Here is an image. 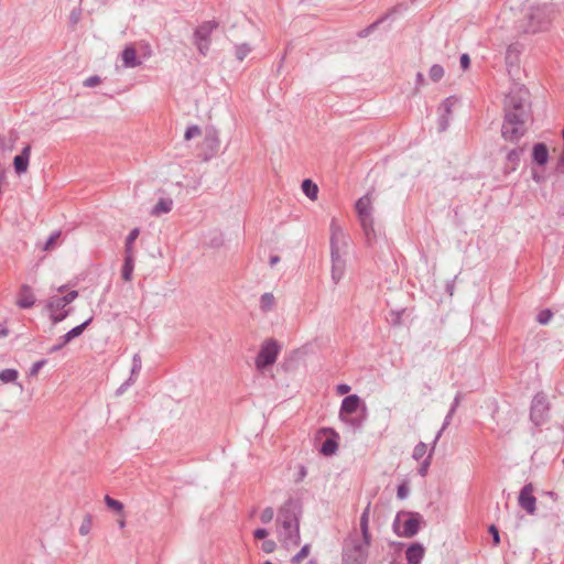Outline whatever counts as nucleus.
<instances>
[{
  "label": "nucleus",
  "instance_id": "obj_1",
  "mask_svg": "<svg viewBox=\"0 0 564 564\" xmlns=\"http://www.w3.org/2000/svg\"><path fill=\"white\" fill-rule=\"evenodd\" d=\"M505 120L501 135L506 141L517 142L525 133L529 118V91L521 85H513L505 98Z\"/></svg>",
  "mask_w": 564,
  "mask_h": 564
},
{
  "label": "nucleus",
  "instance_id": "obj_2",
  "mask_svg": "<svg viewBox=\"0 0 564 564\" xmlns=\"http://www.w3.org/2000/svg\"><path fill=\"white\" fill-rule=\"evenodd\" d=\"M303 508L300 500L289 498L278 510L276 533L279 541L286 549L301 543L300 520Z\"/></svg>",
  "mask_w": 564,
  "mask_h": 564
},
{
  "label": "nucleus",
  "instance_id": "obj_3",
  "mask_svg": "<svg viewBox=\"0 0 564 564\" xmlns=\"http://www.w3.org/2000/svg\"><path fill=\"white\" fill-rule=\"evenodd\" d=\"M554 9L551 4H538L530 7L522 19L519 29L525 34H535L546 31L553 19Z\"/></svg>",
  "mask_w": 564,
  "mask_h": 564
},
{
  "label": "nucleus",
  "instance_id": "obj_4",
  "mask_svg": "<svg viewBox=\"0 0 564 564\" xmlns=\"http://www.w3.org/2000/svg\"><path fill=\"white\" fill-rule=\"evenodd\" d=\"M366 403L358 394H349L341 401L339 419L351 427L352 431L360 430L366 421Z\"/></svg>",
  "mask_w": 564,
  "mask_h": 564
},
{
  "label": "nucleus",
  "instance_id": "obj_5",
  "mask_svg": "<svg viewBox=\"0 0 564 564\" xmlns=\"http://www.w3.org/2000/svg\"><path fill=\"white\" fill-rule=\"evenodd\" d=\"M356 213L362 228L365 240L368 247L373 248L378 242L372 217V204L369 194L361 196L355 204Z\"/></svg>",
  "mask_w": 564,
  "mask_h": 564
},
{
  "label": "nucleus",
  "instance_id": "obj_6",
  "mask_svg": "<svg viewBox=\"0 0 564 564\" xmlns=\"http://www.w3.org/2000/svg\"><path fill=\"white\" fill-rule=\"evenodd\" d=\"M78 297V291L72 290L63 296H52L46 301L45 308L50 314L52 324L56 325L66 319L73 312L72 307H67Z\"/></svg>",
  "mask_w": 564,
  "mask_h": 564
},
{
  "label": "nucleus",
  "instance_id": "obj_7",
  "mask_svg": "<svg viewBox=\"0 0 564 564\" xmlns=\"http://www.w3.org/2000/svg\"><path fill=\"white\" fill-rule=\"evenodd\" d=\"M368 546L365 541H358L354 536H347L341 544V564H366Z\"/></svg>",
  "mask_w": 564,
  "mask_h": 564
},
{
  "label": "nucleus",
  "instance_id": "obj_8",
  "mask_svg": "<svg viewBox=\"0 0 564 564\" xmlns=\"http://www.w3.org/2000/svg\"><path fill=\"white\" fill-rule=\"evenodd\" d=\"M421 521L420 513L401 511L393 521V531L399 536L412 538L417 533Z\"/></svg>",
  "mask_w": 564,
  "mask_h": 564
},
{
  "label": "nucleus",
  "instance_id": "obj_9",
  "mask_svg": "<svg viewBox=\"0 0 564 564\" xmlns=\"http://www.w3.org/2000/svg\"><path fill=\"white\" fill-rule=\"evenodd\" d=\"M219 23L215 20L204 21L193 33V43L198 53L206 56L212 44V34L218 28Z\"/></svg>",
  "mask_w": 564,
  "mask_h": 564
},
{
  "label": "nucleus",
  "instance_id": "obj_10",
  "mask_svg": "<svg viewBox=\"0 0 564 564\" xmlns=\"http://www.w3.org/2000/svg\"><path fill=\"white\" fill-rule=\"evenodd\" d=\"M280 350L281 346L275 339L265 340L254 359L256 368L261 371L273 365L278 359Z\"/></svg>",
  "mask_w": 564,
  "mask_h": 564
},
{
  "label": "nucleus",
  "instance_id": "obj_11",
  "mask_svg": "<svg viewBox=\"0 0 564 564\" xmlns=\"http://www.w3.org/2000/svg\"><path fill=\"white\" fill-rule=\"evenodd\" d=\"M219 132L215 127H207L204 132V139L199 147L198 156L207 162L213 159L219 149Z\"/></svg>",
  "mask_w": 564,
  "mask_h": 564
},
{
  "label": "nucleus",
  "instance_id": "obj_12",
  "mask_svg": "<svg viewBox=\"0 0 564 564\" xmlns=\"http://www.w3.org/2000/svg\"><path fill=\"white\" fill-rule=\"evenodd\" d=\"M550 403L546 395L543 392H539L534 395L531 409L530 419L536 425H542L549 416Z\"/></svg>",
  "mask_w": 564,
  "mask_h": 564
},
{
  "label": "nucleus",
  "instance_id": "obj_13",
  "mask_svg": "<svg viewBox=\"0 0 564 564\" xmlns=\"http://www.w3.org/2000/svg\"><path fill=\"white\" fill-rule=\"evenodd\" d=\"M330 258H332V280L337 284L345 273L346 262L339 253V248L335 241V236L330 237Z\"/></svg>",
  "mask_w": 564,
  "mask_h": 564
},
{
  "label": "nucleus",
  "instance_id": "obj_14",
  "mask_svg": "<svg viewBox=\"0 0 564 564\" xmlns=\"http://www.w3.org/2000/svg\"><path fill=\"white\" fill-rule=\"evenodd\" d=\"M93 322V316L84 321L82 324L73 327L70 330L61 336L56 344H54L50 349V354H54L59 351L64 346H66L74 338L79 337L84 330L90 325Z\"/></svg>",
  "mask_w": 564,
  "mask_h": 564
},
{
  "label": "nucleus",
  "instance_id": "obj_15",
  "mask_svg": "<svg viewBox=\"0 0 564 564\" xmlns=\"http://www.w3.org/2000/svg\"><path fill=\"white\" fill-rule=\"evenodd\" d=\"M534 487L531 482L524 485L520 490L518 503L529 514L536 511V498L533 496Z\"/></svg>",
  "mask_w": 564,
  "mask_h": 564
},
{
  "label": "nucleus",
  "instance_id": "obj_16",
  "mask_svg": "<svg viewBox=\"0 0 564 564\" xmlns=\"http://www.w3.org/2000/svg\"><path fill=\"white\" fill-rule=\"evenodd\" d=\"M322 432L332 433V437H328L323 442L319 448V453L324 456L334 455L338 449V434L333 429L329 427L322 429Z\"/></svg>",
  "mask_w": 564,
  "mask_h": 564
},
{
  "label": "nucleus",
  "instance_id": "obj_17",
  "mask_svg": "<svg viewBox=\"0 0 564 564\" xmlns=\"http://www.w3.org/2000/svg\"><path fill=\"white\" fill-rule=\"evenodd\" d=\"M35 304V296L32 288L28 284H23L18 294L17 305L20 308H31Z\"/></svg>",
  "mask_w": 564,
  "mask_h": 564
},
{
  "label": "nucleus",
  "instance_id": "obj_18",
  "mask_svg": "<svg viewBox=\"0 0 564 564\" xmlns=\"http://www.w3.org/2000/svg\"><path fill=\"white\" fill-rule=\"evenodd\" d=\"M31 147L25 145L21 153L15 155L13 159V166L17 174L21 175L28 171L30 161Z\"/></svg>",
  "mask_w": 564,
  "mask_h": 564
},
{
  "label": "nucleus",
  "instance_id": "obj_19",
  "mask_svg": "<svg viewBox=\"0 0 564 564\" xmlns=\"http://www.w3.org/2000/svg\"><path fill=\"white\" fill-rule=\"evenodd\" d=\"M360 530H361V535H359L357 533V531H354L348 536H354L358 541H365V544L369 545L370 544V533L368 530V509H366L360 517Z\"/></svg>",
  "mask_w": 564,
  "mask_h": 564
},
{
  "label": "nucleus",
  "instance_id": "obj_20",
  "mask_svg": "<svg viewBox=\"0 0 564 564\" xmlns=\"http://www.w3.org/2000/svg\"><path fill=\"white\" fill-rule=\"evenodd\" d=\"M424 552V547L421 544L413 543L405 551L406 561L410 564H421Z\"/></svg>",
  "mask_w": 564,
  "mask_h": 564
},
{
  "label": "nucleus",
  "instance_id": "obj_21",
  "mask_svg": "<svg viewBox=\"0 0 564 564\" xmlns=\"http://www.w3.org/2000/svg\"><path fill=\"white\" fill-rule=\"evenodd\" d=\"M173 208V199L170 197H161L158 203L152 207L151 215L160 216L162 214H167Z\"/></svg>",
  "mask_w": 564,
  "mask_h": 564
},
{
  "label": "nucleus",
  "instance_id": "obj_22",
  "mask_svg": "<svg viewBox=\"0 0 564 564\" xmlns=\"http://www.w3.org/2000/svg\"><path fill=\"white\" fill-rule=\"evenodd\" d=\"M122 62L126 67H137L141 64L137 57V51L133 46H127L122 53Z\"/></svg>",
  "mask_w": 564,
  "mask_h": 564
},
{
  "label": "nucleus",
  "instance_id": "obj_23",
  "mask_svg": "<svg viewBox=\"0 0 564 564\" xmlns=\"http://www.w3.org/2000/svg\"><path fill=\"white\" fill-rule=\"evenodd\" d=\"M456 99L454 97L446 98L442 105L441 110L443 111V115L441 117V130H445L448 124V116L452 112V107L455 105Z\"/></svg>",
  "mask_w": 564,
  "mask_h": 564
},
{
  "label": "nucleus",
  "instance_id": "obj_24",
  "mask_svg": "<svg viewBox=\"0 0 564 564\" xmlns=\"http://www.w3.org/2000/svg\"><path fill=\"white\" fill-rule=\"evenodd\" d=\"M533 161L539 165H544L549 159V150L545 144L536 143L532 152Z\"/></svg>",
  "mask_w": 564,
  "mask_h": 564
},
{
  "label": "nucleus",
  "instance_id": "obj_25",
  "mask_svg": "<svg viewBox=\"0 0 564 564\" xmlns=\"http://www.w3.org/2000/svg\"><path fill=\"white\" fill-rule=\"evenodd\" d=\"M134 269V259L133 254H124V260L121 269L122 279L126 282H130L132 280V273Z\"/></svg>",
  "mask_w": 564,
  "mask_h": 564
},
{
  "label": "nucleus",
  "instance_id": "obj_26",
  "mask_svg": "<svg viewBox=\"0 0 564 564\" xmlns=\"http://www.w3.org/2000/svg\"><path fill=\"white\" fill-rule=\"evenodd\" d=\"M302 191L303 193L312 200H315L318 196V186L311 180L305 178L302 182Z\"/></svg>",
  "mask_w": 564,
  "mask_h": 564
},
{
  "label": "nucleus",
  "instance_id": "obj_27",
  "mask_svg": "<svg viewBox=\"0 0 564 564\" xmlns=\"http://www.w3.org/2000/svg\"><path fill=\"white\" fill-rule=\"evenodd\" d=\"M19 378V371L13 368H6L0 371V381L3 383H15Z\"/></svg>",
  "mask_w": 564,
  "mask_h": 564
},
{
  "label": "nucleus",
  "instance_id": "obj_28",
  "mask_svg": "<svg viewBox=\"0 0 564 564\" xmlns=\"http://www.w3.org/2000/svg\"><path fill=\"white\" fill-rule=\"evenodd\" d=\"M388 17V13L383 14L381 18L377 19L373 23L369 24L367 28L360 30L357 35L359 37H367L369 36L372 32H375L379 25H381L386 18Z\"/></svg>",
  "mask_w": 564,
  "mask_h": 564
},
{
  "label": "nucleus",
  "instance_id": "obj_29",
  "mask_svg": "<svg viewBox=\"0 0 564 564\" xmlns=\"http://www.w3.org/2000/svg\"><path fill=\"white\" fill-rule=\"evenodd\" d=\"M140 234L139 228H133L124 241V254H133V243Z\"/></svg>",
  "mask_w": 564,
  "mask_h": 564
},
{
  "label": "nucleus",
  "instance_id": "obj_30",
  "mask_svg": "<svg viewBox=\"0 0 564 564\" xmlns=\"http://www.w3.org/2000/svg\"><path fill=\"white\" fill-rule=\"evenodd\" d=\"M274 306V296L272 293H263L260 297V308L263 312H269Z\"/></svg>",
  "mask_w": 564,
  "mask_h": 564
},
{
  "label": "nucleus",
  "instance_id": "obj_31",
  "mask_svg": "<svg viewBox=\"0 0 564 564\" xmlns=\"http://www.w3.org/2000/svg\"><path fill=\"white\" fill-rule=\"evenodd\" d=\"M251 52V47L248 43H241L235 45V56L239 62H242L248 54Z\"/></svg>",
  "mask_w": 564,
  "mask_h": 564
},
{
  "label": "nucleus",
  "instance_id": "obj_32",
  "mask_svg": "<svg viewBox=\"0 0 564 564\" xmlns=\"http://www.w3.org/2000/svg\"><path fill=\"white\" fill-rule=\"evenodd\" d=\"M141 368H142V359H141V356L139 352H135L133 356H132V366H131V372H130V376L129 377H132V378H135L137 379V376L139 375V372L141 371Z\"/></svg>",
  "mask_w": 564,
  "mask_h": 564
},
{
  "label": "nucleus",
  "instance_id": "obj_33",
  "mask_svg": "<svg viewBox=\"0 0 564 564\" xmlns=\"http://www.w3.org/2000/svg\"><path fill=\"white\" fill-rule=\"evenodd\" d=\"M434 448H435V445L433 444L429 455L425 457V459L421 463V465L419 467L417 471L422 477H425L427 474V470H429L431 462H432V455H433Z\"/></svg>",
  "mask_w": 564,
  "mask_h": 564
},
{
  "label": "nucleus",
  "instance_id": "obj_34",
  "mask_svg": "<svg viewBox=\"0 0 564 564\" xmlns=\"http://www.w3.org/2000/svg\"><path fill=\"white\" fill-rule=\"evenodd\" d=\"M105 503L108 508L115 510L118 513L123 511V503L119 500L111 498L109 495L105 496Z\"/></svg>",
  "mask_w": 564,
  "mask_h": 564
},
{
  "label": "nucleus",
  "instance_id": "obj_35",
  "mask_svg": "<svg viewBox=\"0 0 564 564\" xmlns=\"http://www.w3.org/2000/svg\"><path fill=\"white\" fill-rule=\"evenodd\" d=\"M91 525H93V518H91V516L89 513H87L84 517V519L82 521V524L79 527V530H78L79 534L80 535H87L90 532V530H91Z\"/></svg>",
  "mask_w": 564,
  "mask_h": 564
},
{
  "label": "nucleus",
  "instance_id": "obj_36",
  "mask_svg": "<svg viewBox=\"0 0 564 564\" xmlns=\"http://www.w3.org/2000/svg\"><path fill=\"white\" fill-rule=\"evenodd\" d=\"M429 75H430V78L436 83V82L441 80L442 77L444 76V68L438 64H434L430 68Z\"/></svg>",
  "mask_w": 564,
  "mask_h": 564
},
{
  "label": "nucleus",
  "instance_id": "obj_37",
  "mask_svg": "<svg viewBox=\"0 0 564 564\" xmlns=\"http://www.w3.org/2000/svg\"><path fill=\"white\" fill-rule=\"evenodd\" d=\"M310 544H305L301 547V550L291 558L292 564L300 563L304 557H306L310 553Z\"/></svg>",
  "mask_w": 564,
  "mask_h": 564
},
{
  "label": "nucleus",
  "instance_id": "obj_38",
  "mask_svg": "<svg viewBox=\"0 0 564 564\" xmlns=\"http://www.w3.org/2000/svg\"><path fill=\"white\" fill-rule=\"evenodd\" d=\"M426 451H427L426 444L423 442H420L419 444L415 445L412 456L415 460H420L421 458H423L425 456Z\"/></svg>",
  "mask_w": 564,
  "mask_h": 564
},
{
  "label": "nucleus",
  "instance_id": "obj_39",
  "mask_svg": "<svg viewBox=\"0 0 564 564\" xmlns=\"http://www.w3.org/2000/svg\"><path fill=\"white\" fill-rule=\"evenodd\" d=\"M410 494V486H409V480H403L402 484H400L398 486V489H397V497L401 500L408 498Z\"/></svg>",
  "mask_w": 564,
  "mask_h": 564
},
{
  "label": "nucleus",
  "instance_id": "obj_40",
  "mask_svg": "<svg viewBox=\"0 0 564 564\" xmlns=\"http://www.w3.org/2000/svg\"><path fill=\"white\" fill-rule=\"evenodd\" d=\"M274 518V509L272 507H267L262 510L260 514V521L263 524L270 523Z\"/></svg>",
  "mask_w": 564,
  "mask_h": 564
},
{
  "label": "nucleus",
  "instance_id": "obj_41",
  "mask_svg": "<svg viewBox=\"0 0 564 564\" xmlns=\"http://www.w3.org/2000/svg\"><path fill=\"white\" fill-rule=\"evenodd\" d=\"M200 133H202V130L197 124H191L186 128L184 138H185V140H191L195 137H198Z\"/></svg>",
  "mask_w": 564,
  "mask_h": 564
},
{
  "label": "nucleus",
  "instance_id": "obj_42",
  "mask_svg": "<svg viewBox=\"0 0 564 564\" xmlns=\"http://www.w3.org/2000/svg\"><path fill=\"white\" fill-rule=\"evenodd\" d=\"M553 316V313L550 311V310H542L539 314H538V322L541 324V325H545L547 324L551 318Z\"/></svg>",
  "mask_w": 564,
  "mask_h": 564
},
{
  "label": "nucleus",
  "instance_id": "obj_43",
  "mask_svg": "<svg viewBox=\"0 0 564 564\" xmlns=\"http://www.w3.org/2000/svg\"><path fill=\"white\" fill-rule=\"evenodd\" d=\"M135 378L129 377L121 386L116 390V395L123 394L133 383Z\"/></svg>",
  "mask_w": 564,
  "mask_h": 564
},
{
  "label": "nucleus",
  "instance_id": "obj_44",
  "mask_svg": "<svg viewBox=\"0 0 564 564\" xmlns=\"http://www.w3.org/2000/svg\"><path fill=\"white\" fill-rule=\"evenodd\" d=\"M275 549H276V543L273 540H263V542L261 544V550L264 553L270 554V553L274 552Z\"/></svg>",
  "mask_w": 564,
  "mask_h": 564
},
{
  "label": "nucleus",
  "instance_id": "obj_45",
  "mask_svg": "<svg viewBox=\"0 0 564 564\" xmlns=\"http://www.w3.org/2000/svg\"><path fill=\"white\" fill-rule=\"evenodd\" d=\"M454 415L453 412H448L445 420H444V423H443V426L442 429L438 431V433L436 434L435 438H434V445H436L437 441L440 440L443 431L447 427V425L449 424L451 420H452V416Z\"/></svg>",
  "mask_w": 564,
  "mask_h": 564
},
{
  "label": "nucleus",
  "instance_id": "obj_46",
  "mask_svg": "<svg viewBox=\"0 0 564 564\" xmlns=\"http://www.w3.org/2000/svg\"><path fill=\"white\" fill-rule=\"evenodd\" d=\"M489 533L492 536V543L495 546L500 544V535L497 527L495 524H491L488 529Z\"/></svg>",
  "mask_w": 564,
  "mask_h": 564
},
{
  "label": "nucleus",
  "instance_id": "obj_47",
  "mask_svg": "<svg viewBox=\"0 0 564 564\" xmlns=\"http://www.w3.org/2000/svg\"><path fill=\"white\" fill-rule=\"evenodd\" d=\"M46 364V359H41L36 362H34L30 368V376H36L40 369Z\"/></svg>",
  "mask_w": 564,
  "mask_h": 564
},
{
  "label": "nucleus",
  "instance_id": "obj_48",
  "mask_svg": "<svg viewBox=\"0 0 564 564\" xmlns=\"http://www.w3.org/2000/svg\"><path fill=\"white\" fill-rule=\"evenodd\" d=\"M100 83V77L98 75H93L86 78L83 83L85 87H95Z\"/></svg>",
  "mask_w": 564,
  "mask_h": 564
},
{
  "label": "nucleus",
  "instance_id": "obj_49",
  "mask_svg": "<svg viewBox=\"0 0 564 564\" xmlns=\"http://www.w3.org/2000/svg\"><path fill=\"white\" fill-rule=\"evenodd\" d=\"M268 534H269V531L265 528H258L253 531V538L256 540H265Z\"/></svg>",
  "mask_w": 564,
  "mask_h": 564
},
{
  "label": "nucleus",
  "instance_id": "obj_50",
  "mask_svg": "<svg viewBox=\"0 0 564 564\" xmlns=\"http://www.w3.org/2000/svg\"><path fill=\"white\" fill-rule=\"evenodd\" d=\"M522 153V149H514V150H511L508 155H507V159L508 161L510 162H518L519 161V158H520V154Z\"/></svg>",
  "mask_w": 564,
  "mask_h": 564
},
{
  "label": "nucleus",
  "instance_id": "obj_51",
  "mask_svg": "<svg viewBox=\"0 0 564 564\" xmlns=\"http://www.w3.org/2000/svg\"><path fill=\"white\" fill-rule=\"evenodd\" d=\"M59 237V231H55L51 234V236L47 238L44 249L48 250L52 245H54L55 240Z\"/></svg>",
  "mask_w": 564,
  "mask_h": 564
},
{
  "label": "nucleus",
  "instance_id": "obj_52",
  "mask_svg": "<svg viewBox=\"0 0 564 564\" xmlns=\"http://www.w3.org/2000/svg\"><path fill=\"white\" fill-rule=\"evenodd\" d=\"M80 18V10L74 9L69 14V22L72 25H75L78 23Z\"/></svg>",
  "mask_w": 564,
  "mask_h": 564
},
{
  "label": "nucleus",
  "instance_id": "obj_53",
  "mask_svg": "<svg viewBox=\"0 0 564 564\" xmlns=\"http://www.w3.org/2000/svg\"><path fill=\"white\" fill-rule=\"evenodd\" d=\"M459 63H460V67L466 70L468 69L469 65H470V58L468 56V54H463L460 56V59H459Z\"/></svg>",
  "mask_w": 564,
  "mask_h": 564
},
{
  "label": "nucleus",
  "instance_id": "obj_54",
  "mask_svg": "<svg viewBox=\"0 0 564 564\" xmlns=\"http://www.w3.org/2000/svg\"><path fill=\"white\" fill-rule=\"evenodd\" d=\"M405 10H406V6L404 3L397 4L392 9H390V17L392 14L402 13Z\"/></svg>",
  "mask_w": 564,
  "mask_h": 564
},
{
  "label": "nucleus",
  "instance_id": "obj_55",
  "mask_svg": "<svg viewBox=\"0 0 564 564\" xmlns=\"http://www.w3.org/2000/svg\"><path fill=\"white\" fill-rule=\"evenodd\" d=\"M336 391L338 394H346L350 391V386L346 383H340L336 387Z\"/></svg>",
  "mask_w": 564,
  "mask_h": 564
},
{
  "label": "nucleus",
  "instance_id": "obj_56",
  "mask_svg": "<svg viewBox=\"0 0 564 564\" xmlns=\"http://www.w3.org/2000/svg\"><path fill=\"white\" fill-rule=\"evenodd\" d=\"M460 400H462V393H457L456 397L454 398V401H453V404L451 406V412L455 413L456 409L458 408L459 403H460Z\"/></svg>",
  "mask_w": 564,
  "mask_h": 564
},
{
  "label": "nucleus",
  "instance_id": "obj_57",
  "mask_svg": "<svg viewBox=\"0 0 564 564\" xmlns=\"http://www.w3.org/2000/svg\"><path fill=\"white\" fill-rule=\"evenodd\" d=\"M556 169L558 172L564 173V151L562 152V154L560 156Z\"/></svg>",
  "mask_w": 564,
  "mask_h": 564
},
{
  "label": "nucleus",
  "instance_id": "obj_58",
  "mask_svg": "<svg viewBox=\"0 0 564 564\" xmlns=\"http://www.w3.org/2000/svg\"><path fill=\"white\" fill-rule=\"evenodd\" d=\"M280 261V257L279 256H271L270 257V260H269V263L271 267L275 265L278 262Z\"/></svg>",
  "mask_w": 564,
  "mask_h": 564
},
{
  "label": "nucleus",
  "instance_id": "obj_59",
  "mask_svg": "<svg viewBox=\"0 0 564 564\" xmlns=\"http://www.w3.org/2000/svg\"><path fill=\"white\" fill-rule=\"evenodd\" d=\"M299 476H300V479H303L306 476V468L304 466H301Z\"/></svg>",
  "mask_w": 564,
  "mask_h": 564
},
{
  "label": "nucleus",
  "instance_id": "obj_60",
  "mask_svg": "<svg viewBox=\"0 0 564 564\" xmlns=\"http://www.w3.org/2000/svg\"><path fill=\"white\" fill-rule=\"evenodd\" d=\"M7 335H8V329L4 326L0 325V337H4Z\"/></svg>",
  "mask_w": 564,
  "mask_h": 564
},
{
  "label": "nucleus",
  "instance_id": "obj_61",
  "mask_svg": "<svg viewBox=\"0 0 564 564\" xmlns=\"http://www.w3.org/2000/svg\"><path fill=\"white\" fill-rule=\"evenodd\" d=\"M416 78H417V82H420V83L424 82V77H423V75L421 73L416 74Z\"/></svg>",
  "mask_w": 564,
  "mask_h": 564
},
{
  "label": "nucleus",
  "instance_id": "obj_62",
  "mask_svg": "<svg viewBox=\"0 0 564 564\" xmlns=\"http://www.w3.org/2000/svg\"><path fill=\"white\" fill-rule=\"evenodd\" d=\"M124 525H126L124 520H120V521H119V527L122 529V528H124Z\"/></svg>",
  "mask_w": 564,
  "mask_h": 564
},
{
  "label": "nucleus",
  "instance_id": "obj_63",
  "mask_svg": "<svg viewBox=\"0 0 564 564\" xmlns=\"http://www.w3.org/2000/svg\"><path fill=\"white\" fill-rule=\"evenodd\" d=\"M306 564H317V561H316V560H314V558H312V560H310Z\"/></svg>",
  "mask_w": 564,
  "mask_h": 564
},
{
  "label": "nucleus",
  "instance_id": "obj_64",
  "mask_svg": "<svg viewBox=\"0 0 564 564\" xmlns=\"http://www.w3.org/2000/svg\"><path fill=\"white\" fill-rule=\"evenodd\" d=\"M64 290H65V285L61 286V288L58 289V292H64Z\"/></svg>",
  "mask_w": 564,
  "mask_h": 564
}]
</instances>
